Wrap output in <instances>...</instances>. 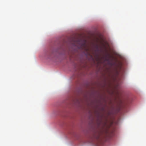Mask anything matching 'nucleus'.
<instances>
[{
  "label": "nucleus",
  "instance_id": "1",
  "mask_svg": "<svg viewBox=\"0 0 146 146\" xmlns=\"http://www.w3.org/2000/svg\"><path fill=\"white\" fill-rule=\"evenodd\" d=\"M82 45H83V46H85V44H82Z\"/></svg>",
  "mask_w": 146,
  "mask_h": 146
}]
</instances>
